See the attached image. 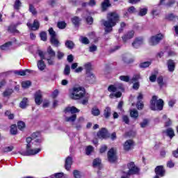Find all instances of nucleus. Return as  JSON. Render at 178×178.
<instances>
[{
	"label": "nucleus",
	"mask_w": 178,
	"mask_h": 178,
	"mask_svg": "<svg viewBox=\"0 0 178 178\" xmlns=\"http://www.w3.org/2000/svg\"><path fill=\"white\" fill-rule=\"evenodd\" d=\"M17 127L19 130H23L26 127V124L23 121H19L17 123Z\"/></svg>",
	"instance_id": "obj_36"
},
{
	"label": "nucleus",
	"mask_w": 178,
	"mask_h": 178,
	"mask_svg": "<svg viewBox=\"0 0 178 178\" xmlns=\"http://www.w3.org/2000/svg\"><path fill=\"white\" fill-rule=\"evenodd\" d=\"M107 21H104L103 24L105 26V31L109 33L112 31V27L116 26V23L119 22V15L115 12L109 13L107 15Z\"/></svg>",
	"instance_id": "obj_1"
},
{
	"label": "nucleus",
	"mask_w": 178,
	"mask_h": 178,
	"mask_svg": "<svg viewBox=\"0 0 178 178\" xmlns=\"http://www.w3.org/2000/svg\"><path fill=\"white\" fill-rule=\"evenodd\" d=\"M40 38L42 41H47V33L45 32L40 33Z\"/></svg>",
	"instance_id": "obj_49"
},
{
	"label": "nucleus",
	"mask_w": 178,
	"mask_h": 178,
	"mask_svg": "<svg viewBox=\"0 0 178 178\" xmlns=\"http://www.w3.org/2000/svg\"><path fill=\"white\" fill-rule=\"evenodd\" d=\"M94 168H101V160L99 159H96L93 161Z\"/></svg>",
	"instance_id": "obj_29"
},
{
	"label": "nucleus",
	"mask_w": 178,
	"mask_h": 178,
	"mask_svg": "<svg viewBox=\"0 0 178 178\" xmlns=\"http://www.w3.org/2000/svg\"><path fill=\"white\" fill-rule=\"evenodd\" d=\"M104 116L106 119L111 116V108L106 107L104 111Z\"/></svg>",
	"instance_id": "obj_26"
},
{
	"label": "nucleus",
	"mask_w": 178,
	"mask_h": 178,
	"mask_svg": "<svg viewBox=\"0 0 178 178\" xmlns=\"http://www.w3.org/2000/svg\"><path fill=\"white\" fill-rule=\"evenodd\" d=\"M49 33L50 34V41L51 43L54 45V47H59L60 43L59 42V40H58V38L56 37V32L54 31V29L50 28L49 29Z\"/></svg>",
	"instance_id": "obj_6"
},
{
	"label": "nucleus",
	"mask_w": 178,
	"mask_h": 178,
	"mask_svg": "<svg viewBox=\"0 0 178 178\" xmlns=\"http://www.w3.org/2000/svg\"><path fill=\"white\" fill-rule=\"evenodd\" d=\"M65 113H77L79 112H80V110L77 109V108L74 107V106H72V107H67L65 108Z\"/></svg>",
	"instance_id": "obj_12"
},
{
	"label": "nucleus",
	"mask_w": 178,
	"mask_h": 178,
	"mask_svg": "<svg viewBox=\"0 0 178 178\" xmlns=\"http://www.w3.org/2000/svg\"><path fill=\"white\" fill-rule=\"evenodd\" d=\"M11 45H12V42H9L1 46V49H2L3 51H8V49H9Z\"/></svg>",
	"instance_id": "obj_28"
},
{
	"label": "nucleus",
	"mask_w": 178,
	"mask_h": 178,
	"mask_svg": "<svg viewBox=\"0 0 178 178\" xmlns=\"http://www.w3.org/2000/svg\"><path fill=\"white\" fill-rule=\"evenodd\" d=\"M63 56H65V54H63V52H60V51H58L57 58H58V59H62V58H63Z\"/></svg>",
	"instance_id": "obj_57"
},
{
	"label": "nucleus",
	"mask_w": 178,
	"mask_h": 178,
	"mask_svg": "<svg viewBox=\"0 0 178 178\" xmlns=\"http://www.w3.org/2000/svg\"><path fill=\"white\" fill-rule=\"evenodd\" d=\"M10 133L11 134H17V127H16V124L11 125Z\"/></svg>",
	"instance_id": "obj_34"
},
{
	"label": "nucleus",
	"mask_w": 178,
	"mask_h": 178,
	"mask_svg": "<svg viewBox=\"0 0 178 178\" xmlns=\"http://www.w3.org/2000/svg\"><path fill=\"white\" fill-rule=\"evenodd\" d=\"M77 118V115L76 114H73L71 117H67L65 118L66 122H74Z\"/></svg>",
	"instance_id": "obj_33"
},
{
	"label": "nucleus",
	"mask_w": 178,
	"mask_h": 178,
	"mask_svg": "<svg viewBox=\"0 0 178 178\" xmlns=\"http://www.w3.org/2000/svg\"><path fill=\"white\" fill-rule=\"evenodd\" d=\"M29 106V100L27 99V98H24L19 104L20 108H22V109H24V108H26V106Z\"/></svg>",
	"instance_id": "obj_20"
},
{
	"label": "nucleus",
	"mask_w": 178,
	"mask_h": 178,
	"mask_svg": "<svg viewBox=\"0 0 178 178\" xmlns=\"http://www.w3.org/2000/svg\"><path fill=\"white\" fill-rule=\"evenodd\" d=\"M86 95V90L83 87H74L70 90V98L71 99H80Z\"/></svg>",
	"instance_id": "obj_3"
},
{
	"label": "nucleus",
	"mask_w": 178,
	"mask_h": 178,
	"mask_svg": "<svg viewBox=\"0 0 178 178\" xmlns=\"http://www.w3.org/2000/svg\"><path fill=\"white\" fill-rule=\"evenodd\" d=\"M163 82V78L162 76H159L158 79H157V83H159V84L160 86H162V83Z\"/></svg>",
	"instance_id": "obj_61"
},
{
	"label": "nucleus",
	"mask_w": 178,
	"mask_h": 178,
	"mask_svg": "<svg viewBox=\"0 0 178 178\" xmlns=\"http://www.w3.org/2000/svg\"><path fill=\"white\" fill-rule=\"evenodd\" d=\"M97 137L99 138H108V131L105 128L102 129L97 133Z\"/></svg>",
	"instance_id": "obj_10"
},
{
	"label": "nucleus",
	"mask_w": 178,
	"mask_h": 178,
	"mask_svg": "<svg viewBox=\"0 0 178 178\" xmlns=\"http://www.w3.org/2000/svg\"><path fill=\"white\" fill-rule=\"evenodd\" d=\"M108 159L109 162H115L116 161V150L115 149L111 148L108 152Z\"/></svg>",
	"instance_id": "obj_8"
},
{
	"label": "nucleus",
	"mask_w": 178,
	"mask_h": 178,
	"mask_svg": "<svg viewBox=\"0 0 178 178\" xmlns=\"http://www.w3.org/2000/svg\"><path fill=\"white\" fill-rule=\"evenodd\" d=\"M58 29H63L66 27V22H60L57 24Z\"/></svg>",
	"instance_id": "obj_42"
},
{
	"label": "nucleus",
	"mask_w": 178,
	"mask_h": 178,
	"mask_svg": "<svg viewBox=\"0 0 178 178\" xmlns=\"http://www.w3.org/2000/svg\"><path fill=\"white\" fill-rule=\"evenodd\" d=\"M157 99V96L152 97L150 104L152 111H162V109H163V100L161 99Z\"/></svg>",
	"instance_id": "obj_5"
},
{
	"label": "nucleus",
	"mask_w": 178,
	"mask_h": 178,
	"mask_svg": "<svg viewBox=\"0 0 178 178\" xmlns=\"http://www.w3.org/2000/svg\"><path fill=\"white\" fill-rule=\"evenodd\" d=\"M38 136H40L38 133H34L32 134V138L29 137L26 138V143H28L26 146V155H35L36 154H38L40 151H41L40 149H31V144H30L31 141H33V140H34L36 137H38Z\"/></svg>",
	"instance_id": "obj_4"
},
{
	"label": "nucleus",
	"mask_w": 178,
	"mask_h": 178,
	"mask_svg": "<svg viewBox=\"0 0 178 178\" xmlns=\"http://www.w3.org/2000/svg\"><path fill=\"white\" fill-rule=\"evenodd\" d=\"M120 98V97H122V92H117L115 93H111L109 95L110 98Z\"/></svg>",
	"instance_id": "obj_32"
},
{
	"label": "nucleus",
	"mask_w": 178,
	"mask_h": 178,
	"mask_svg": "<svg viewBox=\"0 0 178 178\" xmlns=\"http://www.w3.org/2000/svg\"><path fill=\"white\" fill-rule=\"evenodd\" d=\"M163 38V35L162 34H158L155 36H153L149 40V44L150 45H156Z\"/></svg>",
	"instance_id": "obj_7"
},
{
	"label": "nucleus",
	"mask_w": 178,
	"mask_h": 178,
	"mask_svg": "<svg viewBox=\"0 0 178 178\" xmlns=\"http://www.w3.org/2000/svg\"><path fill=\"white\" fill-rule=\"evenodd\" d=\"M137 99L138 101L136 104L138 109H143V108H144V104H143V102H141V99H143V94L139 93Z\"/></svg>",
	"instance_id": "obj_13"
},
{
	"label": "nucleus",
	"mask_w": 178,
	"mask_h": 178,
	"mask_svg": "<svg viewBox=\"0 0 178 178\" xmlns=\"http://www.w3.org/2000/svg\"><path fill=\"white\" fill-rule=\"evenodd\" d=\"M168 66L169 72H173V70H175V62H173V60H168Z\"/></svg>",
	"instance_id": "obj_22"
},
{
	"label": "nucleus",
	"mask_w": 178,
	"mask_h": 178,
	"mask_svg": "<svg viewBox=\"0 0 178 178\" xmlns=\"http://www.w3.org/2000/svg\"><path fill=\"white\" fill-rule=\"evenodd\" d=\"M23 88H29L31 86V82L30 81H25L22 83Z\"/></svg>",
	"instance_id": "obj_35"
},
{
	"label": "nucleus",
	"mask_w": 178,
	"mask_h": 178,
	"mask_svg": "<svg viewBox=\"0 0 178 178\" xmlns=\"http://www.w3.org/2000/svg\"><path fill=\"white\" fill-rule=\"evenodd\" d=\"M21 5H22V3H20V1L17 0L15 3V6H14L15 9H19V8H20Z\"/></svg>",
	"instance_id": "obj_51"
},
{
	"label": "nucleus",
	"mask_w": 178,
	"mask_h": 178,
	"mask_svg": "<svg viewBox=\"0 0 178 178\" xmlns=\"http://www.w3.org/2000/svg\"><path fill=\"white\" fill-rule=\"evenodd\" d=\"M27 26L28 27L31 29V30H38L39 27H40V23H38V21L35 20L33 22V24L31 25V24H30L29 22L27 23Z\"/></svg>",
	"instance_id": "obj_11"
},
{
	"label": "nucleus",
	"mask_w": 178,
	"mask_h": 178,
	"mask_svg": "<svg viewBox=\"0 0 178 178\" xmlns=\"http://www.w3.org/2000/svg\"><path fill=\"white\" fill-rule=\"evenodd\" d=\"M64 74L65 76H69L70 74V67L69 65H66L64 70Z\"/></svg>",
	"instance_id": "obj_43"
},
{
	"label": "nucleus",
	"mask_w": 178,
	"mask_h": 178,
	"mask_svg": "<svg viewBox=\"0 0 178 178\" xmlns=\"http://www.w3.org/2000/svg\"><path fill=\"white\" fill-rule=\"evenodd\" d=\"M130 115L131 118H134L136 119V118H138V111L136 109L131 110Z\"/></svg>",
	"instance_id": "obj_31"
},
{
	"label": "nucleus",
	"mask_w": 178,
	"mask_h": 178,
	"mask_svg": "<svg viewBox=\"0 0 178 178\" xmlns=\"http://www.w3.org/2000/svg\"><path fill=\"white\" fill-rule=\"evenodd\" d=\"M118 88H120V90H123V86L122 85L120 86L111 85L108 88V91H109V92H116V91H118Z\"/></svg>",
	"instance_id": "obj_14"
},
{
	"label": "nucleus",
	"mask_w": 178,
	"mask_h": 178,
	"mask_svg": "<svg viewBox=\"0 0 178 178\" xmlns=\"http://www.w3.org/2000/svg\"><path fill=\"white\" fill-rule=\"evenodd\" d=\"M84 67L87 72V74L89 75L90 74H88V72H90V70H91V63H88L85 64Z\"/></svg>",
	"instance_id": "obj_44"
},
{
	"label": "nucleus",
	"mask_w": 178,
	"mask_h": 178,
	"mask_svg": "<svg viewBox=\"0 0 178 178\" xmlns=\"http://www.w3.org/2000/svg\"><path fill=\"white\" fill-rule=\"evenodd\" d=\"M72 22L74 26H79V24L80 23V19H79L77 17H74L72 19Z\"/></svg>",
	"instance_id": "obj_39"
},
{
	"label": "nucleus",
	"mask_w": 178,
	"mask_h": 178,
	"mask_svg": "<svg viewBox=\"0 0 178 178\" xmlns=\"http://www.w3.org/2000/svg\"><path fill=\"white\" fill-rule=\"evenodd\" d=\"M155 172L156 175H159V176H163V175H165V170L162 165L157 166L156 168Z\"/></svg>",
	"instance_id": "obj_17"
},
{
	"label": "nucleus",
	"mask_w": 178,
	"mask_h": 178,
	"mask_svg": "<svg viewBox=\"0 0 178 178\" xmlns=\"http://www.w3.org/2000/svg\"><path fill=\"white\" fill-rule=\"evenodd\" d=\"M120 80L122 81H125L126 83L129 82L130 80V78L129 76H120Z\"/></svg>",
	"instance_id": "obj_45"
},
{
	"label": "nucleus",
	"mask_w": 178,
	"mask_h": 178,
	"mask_svg": "<svg viewBox=\"0 0 178 178\" xmlns=\"http://www.w3.org/2000/svg\"><path fill=\"white\" fill-rule=\"evenodd\" d=\"M107 147L106 145H103L101 148H100V153L101 154H104V152H105V151H106L107 149Z\"/></svg>",
	"instance_id": "obj_59"
},
{
	"label": "nucleus",
	"mask_w": 178,
	"mask_h": 178,
	"mask_svg": "<svg viewBox=\"0 0 178 178\" xmlns=\"http://www.w3.org/2000/svg\"><path fill=\"white\" fill-rule=\"evenodd\" d=\"M96 2L95 0H90L89 3H84L83 6H86V5H89V6H95Z\"/></svg>",
	"instance_id": "obj_48"
},
{
	"label": "nucleus",
	"mask_w": 178,
	"mask_h": 178,
	"mask_svg": "<svg viewBox=\"0 0 178 178\" xmlns=\"http://www.w3.org/2000/svg\"><path fill=\"white\" fill-rule=\"evenodd\" d=\"M65 47L69 48V49H73L74 48V43L72 40H67L65 42Z\"/></svg>",
	"instance_id": "obj_25"
},
{
	"label": "nucleus",
	"mask_w": 178,
	"mask_h": 178,
	"mask_svg": "<svg viewBox=\"0 0 178 178\" xmlns=\"http://www.w3.org/2000/svg\"><path fill=\"white\" fill-rule=\"evenodd\" d=\"M133 147V140H127L124 144V151H129V149Z\"/></svg>",
	"instance_id": "obj_15"
},
{
	"label": "nucleus",
	"mask_w": 178,
	"mask_h": 178,
	"mask_svg": "<svg viewBox=\"0 0 178 178\" xmlns=\"http://www.w3.org/2000/svg\"><path fill=\"white\" fill-rule=\"evenodd\" d=\"M5 115H6V116H7L8 118V119H10V120L14 119V118H15V115H13L9 111H6Z\"/></svg>",
	"instance_id": "obj_41"
},
{
	"label": "nucleus",
	"mask_w": 178,
	"mask_h": 178,
	"mask_svg": "<svg viewBox=\"0 0 178 178\" xmlns=\"http://www.w3.org/2000/svg\"><path fill=\"white\" fill-rule=\"evenodd\" d=\"M79 40L81 41V42H82V44H89L90 40H88V38H86V37H83L81 36L79 39Z\"/></svg>",
	"instance_id": "obj_40"
},
{
	"label": "nucleus",
	"mask_w": 178,
	"mask_h": 178,
	"mask_svg": "<svg viewBox=\"0 0 178 178\" xmlns=\"http://www.w3.org/2000/svg\"><path fill=\"white\" fill-rule=\"evenodd\" d=\"M94 151V147L92 146H88L86 149V155H90L91 152Z\"/></svg>",
	"instance_id": "obj_38"
},
{
	"label": "nucleus",
	"mask_w": 178,
	"mask_h": 178,
	"mask_svg": "<svg viewBox=\"0 0 178 178\" xmlns=\"http://www.w3.org/2000/svg\"><path fill=\"white\" fill-rule=\"evenodd\" d=\"M163 119L165 120V126H170V124H172V122L170 121V119L166 118V115L163 116Z\"/></svg>",
	"instance_id": "obj_54"
},
{
	"label": "nucleus",
	"mask_w": 178,
	"mask_h": 178,
	"mask_svg": "<svg viewBox=\"0 0 178 178\" xmlns=\"http://www.w3.org/2000/svg\"><path fill=\"white\" fill-rule=\"evenodd\" d=\"M167 136L170 137V138L175 137V131H173L171 128H169L166 131Z\"/></svg>",
	"instance_id": "obj_30"
},
{
	"label": "nucleus",
	"mask_w": 178,
	"mask_h": 178,
	"mask_svg": "<svg viewBox=\"0 0 178 178\" xmlns=\"http://www.w3.org/2000/svg\"><path fill=\"white\" fill-rule=\"evenodd\" d=\"M108 6H111V4L109 3V0H104V1L102 4V8L103 10H106V8H108Z\"/></svg>",
	"instance_id": "obj_27"
},
{
	"label": "nucleus",
	"mask_w": 178,
	"mask_h": 178,
	"mask_svg": "<svg viewBox=\"0 0 178 178\" xmlns=\"http://www.w3.org/2000/svg\"><path fill=\"white\" fill-rule=\"evenodd\" d=\"M148 12V8H141L139 11V16H145Z\"/></svg>",
	"instance_id": "obj_37"
},
{
	"label": "nucleus",
	"mask_w": 178,
	"mask_h": 178,
	"mask_svg": "<svg viewBox=\"0 0 178 178\" xmlns=\"http://www.w3.org/2000/svg\"><path fill=\"white\" fill-rule=\"evenodd\" d=\"M175 104H176V100H170L168 102V105L169 106H170L171 108L173 106V105H175Z\"/></svg>",
	"instance_id": "obj_63"
},
{
	"label": "nucleus",
	"mask_w": 178,
	"mask_h": 178,
	"mask_svg": "<svg viewBox=\"0 0 178 178\" xmlns=\"http://www.w3.org/2000/svg\"><path fill=\"white\" fill-rule=\"evenodd\" d=\"M134 35V31H132L129 32L127 35H124L122 38L124 42H126L127 40H130L131 38H133Z\"/></svg>",
	"instance_id": "obj_19"
},
{
	"label": "nucleus",
	"mask_w": 178,
	"mask_h": 178,
	"mask_svg": "<svg viewBox=\"0 0 178 178\" xmlns=\"http://www.w3.org/2000/svg\"><path fill=\"white\" fill-rule=\"evenodd\" d=\"M86 22L88 24H92V22H93V19H92V17H88L86 18Z\"/></svg>",
	"instance_id": "obj_58"
},
{
	"label": "nucleus",
	"mask_w": 178,
	"mask_h": 178,
	"mask_svg": "<svg viewBox=\"0 0 178 178\" xmlns=\"http://www.w3.org/2000/svg\"><path fill=\"white\" fill-rule=\"evenodd\" d=\"M143 44H144L143 38H136L132 43V45L134 48H138V47H140V45H143Z\"/></svg>",
	"instance_id": "obj_16"
},
{
	"label": "nucleus",
	"mask_w": 178,
	"mask_h": 178,
	"mask_svg": "<svg viewBox=\"0 0 178 178\" xmlns=\"http://www.w3.org/2000/svg\"><path fill=\"white\" fill-rule=\"evenodd\" d=\"M72 157L68 156L65 160V169L67 170H70V168L72 166Z\"/></svg>",
	"instance_id": "obj_18"
},
{
	"label": "nucleus",
	"mask_w": 178,
	"mask_h": 178,
	"mask_svg": "<svg viewBox=\"0 0 178 178\" xmlns=\"http://www.w3.org/2000/svg\"><path fill=\"white\" fill-rule=\"evenodd\" d=\"M90 52H94L95 51H97V46L95 45H92L90 47Z\"/></svg>",
	"instance_id": "obj_60"
},
{
	"label": "nucleus",
	"mask_w": 178,
	"mask_h": 178,
	"mask_svg": "<svg viewBox=\"0 0 178 178\" xmlns=\"http://www.w3.org/2000/svg\"><path fill=\"white\" fill-rule=\"evenodd\" d=\"M27 73H30V70L15 72V74H18V76H26L27 75Z\"/></svg>",
	"instance_id": "obj_24"
},
{
	"label": "nucleus",
	"mask_w": 178,
	"mask_h": 178,
	"mask_svg": "<svg viewBox=\"0 0 178 178\" xmlns=\"http://www.w3.org/2000/svg\"><path fill=\"white\" fill-rule=\"evenodd\" d=\"M29 10L31 12L33 15H37V11L35 10V8L31 5L29 6Z\"/></svg>",
	"instance_id": "obj_52"
},
{
	"label": "nucleus",
	"mask_w": 178,
	"mask_h": 178,
	"mask_svg": "<svg viewBox=\"0 0 178 178\" xmlns=\"http://www.w3.org/2000/svg\"><path fill=\"white\" fill-rule=\"evenodd\" d=\"M35 102L36 105H41L42 102V93L41 91H38L35 94Z\"/></svg>",
	"instance_id": "obj_9"
},
{
	"label": "nucleus",
	"mask_w": 178,
	"mask_h": 178,
	"mask_svg": "<svg viewBox=\"0 0 178 178\" xmlns=\"http://www.w3.org/2000/svg\"><path fill=\"white\" fill-rule=\"evenodd\" d=\"M13 92V90H12V89H8L3 93V97H9V95H10V94H12Z\"/></svg>",
	"instance_id": "obj_46"
},
{
	"label": "nucleus",
	"mask_w": 178,
	"mask_h": 178,
	"mask_svg": "<svg viewBox=\"0 0 178 178\" xmlns=\"http://www.w3.org/2000/svg\"><path fill=\"white\" fill-rule=\"evenodd\" d=\"M147 124H148V120H143V122L140 123L141 127H147Z\"/></svg>",
	"instance_id": "obj_56"
},
{
	"label": "nucleus",
	"mask_w": 178,
	"mask_h": 178,
	"mask_svg": "<svg viewBox=\"0 0 178 178\" xmlns=\"http://www.w3.org/2000/svg\"><path fill=\"white\" fill-rule=\"evenodd\" d=\"M128 12H129V13H134L136 12V8L134 6L130 7L128 9Z\"/></svg>",
	"instance_id": "obj_62"
},
{
	"label": "nucleus",
	"mask_w": 178,
	"mask_h": 178,
	"mask_svg": "<svg viewBox=\"0 0 178 178\" xmlns=\"http://www.w3.org/2000/svg\"><path fill=\"white\" fill-rule=\"evenodd\" d=\"M38 55L40 56L41 59H46L49 63V65H54V58H55V51L52 49V47L49 46L47 48V53H44L42 51H38Z\"/></svg>",
	"instance_id": "obj_2"
},
{
	"label": "nucleus",
	"mask_w": 178,
	"mask_h": 178,
	"mask_svg": "<svg viewBox=\"0 0 178 178\" xmlns=\"http://www.w3.org/2000/svg\"><path fill=\"white\" fill-rule=\"evenodd\" d=\"M3 152H10V151H13V146L6 147L3 149Z\"/></svg>",
	"instance_id": "obj_47"
},
{
	"label": "nucleus",
	"mask_w": 178,
	"mask_h": 178,
	"mask_svg": "<svg viewBox=\"0 0 178 178\" xmlns=\"http://www.w3.org/2000/svg\"><path fill=\"white\" fill-rule=\"evenodd\" d=\"M58 95H59V90H55L52 92L51 97H52V98H56Z\"/></svg>",
	"instance_id": "obj_53"
},
{
	"label": "nucleus",
	"mask_w": 178,
	"mask_h": 178,
	"mask_svg": "<svg viewBox=\"0 0 178 178\" xmlns=\"http://www.w3.org/2000/svg\"><path fill=\"white\" fill-rule=\"evenodd\" d=\"M149 80H150V81H152V83H154V81H155V80H156V75L152 74V75L149 77Z\"/></svg>",
	"instance_id": "obj_64"
},
{
	"label": "nucleus",
	"mask_w": 178,
	"mask_h": 178,
	"mask_svg": "<svg viewBox=\"0 0 178 178\" xmlns=\"http://www.w3.org/2000/svg\"><path fill=\"white\" fill-rule=\"evenodd\" d=\"M74 176L75 178H81V175H80V172H79L77 170L74 171Z\"/></svg>",
	"instance_id": "obj_55"
},
{
	"label": "nucleus",
	"mask_w": 178,
	"mask_h": 178,
	"mask_svg": "<svg viewBox=\"0 0 178 178\" xmlns=\"http://www.w3.org/2000/svg\"><path fill=\"white\" fill-rule=\"evenodd\" d=\"M38 67L40 70H44L45 69L46 65L42 60H40L38 62Z\"/></svg>",
	"instance_id": "obj_23"
},
{
	"label": "nucleus",
	"mask_w": 178,
	"mask_h": 178,
	"mask_svg": "<svg viewBox=\"0 0 178 178\" xmlns=\"http://www.w3.org/2000/svg\"><path fill=\"white\" fill-rule=\"evenodd\" d=\"M91 113L93 116H99V115H101V111H99V108L97 107H93L92 108Z\"/></svg>",
	"instance_id": "obj_21"
},
{
	"label": "nucleus",
	"mask_w": 178,
	"mask_h": 178,
	"mask_svg": "<svg viewBox=\"0 0 178 178\" xmlns=\"http://www.w3.org/2000/svg\"><path fill=\"white\" fill-rule=\"evenodd\" d=\"M149 65H151V63L147 61V62H144L140 64V67H148V66H149Z\"/></svg>",
	"instance_id": "obj_50"
}]
</instances>
